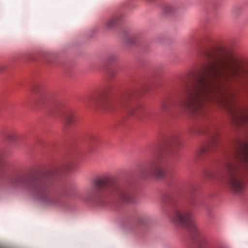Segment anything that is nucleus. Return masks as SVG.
Masks as SVG:
<instances>
[{
	"mask_svg": "<svg viewBox=\"0 0 248 248\" xmlns=\"http://www.w3.org/2000/svg\"><path fill=\"white\" fill-rule=\"evenodd\" d=\"M209 62L202 66L193 85L184 91L185 105L193 116H203L206 103L225 108L237 126L248 124V68L241 65L232 53L214 57L209 50L201 52Z\"/></svg>",
	"mask_w": 248,
	"mask_h": 248,
	"instance_id": "obj_1",
	"label": "nucleus"
},
{
	"mask_svg": "<svg viewBox=\"0 0 248 248\" xmlns=\"http://www.w3.org/2000/svg\"><path fill=\"white\" fill-rule=\"evenodd\" d=\"M233 150L237 163L228 161L225 164V183L232 192L240 194L244 190L245 180L248 178V140L236 139Z\"/></svg>",
	"mask_w": 248,
	"mask_h": 248,
	"instance_id": "obj_2",
	"label": "nucleus"
},
{
	"mask_svg": "<svg viewBox=\"0 0 248 248\" xmlns=\"http://www.w3.org/2000/svg\"><path fill=\"white\" fill-rule=\"evenodd\" d=\"M48 176L49 180L40 178L33 174L16 173L10 177L9 184L15 188H23L35 199L46 205L59 206L62 205V198L58 196L51 195L48 187L52 177L55 176L53 172Z\"/></svg>",
	"mask_w": 248,
	"mask_h": 248,
	"instance_id": "obj_3",
	"label": "nucleus"
},
{
	"mask_svg": "<svg viewBox=\"0 0 248 248\" xmlns=\"http://www.w3.org/2000/svg\"><path fill=\"white\" fill-rule=\"evenodd\" d=\"M104 191H108L124 202H134L132 195L125 186L113 181L108 176L103 175L97 178L87 191L88 195L94 197L99 196Z\"/></svg>",
	"mask_w": 248,
	"mask_h": 248,
	"instance_id": "obj_4",
	"label": "nucleus"
},
{
	"mask_svg": "<svg viewBox=\"0 0 248 248\" xmlns=\"http://www.w3.org/2000/svg\"><path fill=\"white\" fill-rule=\"evenodd\" d=\"M191 212L187 208L182 205H177L173 209V214L170 217L174 222L186 227L194 236H199L198 241L205 240V237L200 234L198 227L191 217Z\"/></svg>",
	"mask_w": 248,
	"mask_h": 248,
	"instance_id": "obj_5",
	"label": "nucleus"
},
{
	"mask_svg": "<svg viewBox=\"0 0 248 248\" xmlns=\"http://www.w3.org/2000/svg\"><path fill=\"white\" fill-rule=\"evenodd\" d=\"M154 160L143 174L145 177L154 176L158 178L162 177L164 174L162 165V154L160 152H154Z\"/></svg>",
	"mask_w": 248,
	"mask_h": 248,
	"instance_id": "obj_6",
	"label": "nucleus"
},
{
	"mask_svg": "<svg viewBox=\"0 0 248 248\" xmlns=\"http://www.w3.org/2000/svg\"><path fill=\"white\" fill-rule=\"evenodd\" d=\"M218 134L216 133L212 136L209 141L202 146L199 150V154L200 155H203L214 151L217 147V139Z\"/></svg>",
	"mask_w": 248,
	"mask_h": 248,
	"instance_id": "obj_7",
	"label": "nucleus"
},
{
	"mask_svg": "<svg viewBox=\"0 0 248 248\" xmlns=\"http://www.w3.org/2000/svg\"><path fill=\"white\" fill-rule=\"evenodd\" d=\"M53 100V95L45 91L38 92L35 100L36 105H45L51 103Z\"/></svg>",
	"mask_w": 248,
	"mask_h": 248,
	"instance_id": "obj_8",
	"label": "nucleus"
},
{
	"mask_svg": "<svg viewBox=\"0 0 248 248\" xmlns=\"http://www.w3.org/2000/svg\"><path fill=\"white\" fill-rule=\"evenodd\" d=\"M181 144L180 137L178 134H174L171 135L168 139L166 148L169 151L173 152L180 146Z\"/></svg>",
	"mask_w": 248,
	"mask_h": 248,
	"instance_id": "obj_9",
	"label": "nucleus"
},
{
	"mask_svg": "<svg viewBox=\"0 0 248 248\" xmlns=\"http://www.w3.org/2000/svg\"><path fill=\"white\" fill-rule=\"evenodd\" d=\"M130 113L131 115L136 114L141 118L149 117L148 110L144 108L141 104H138L131 107L130 108Z\"/></svg>",
	"mask_w": 248,
	"mask_h": 248,
	"instance_id": "obj_10",
	"label": "nucleus"
},
{
	"mask_svg": "<svg viewBox=\"0 0 248 248\" xmlns=\"http://www.w3.org/2000/svg\"><path fill=\"white\" fill-rule=\"evenodd\" d=\"M62 117L63 122L67 127L73 126L75 123V114L72 110L67 109L65 110L62 114Z\"/></svg>",
	"mask_w": 248,
	"mask_h": 248,
	"instance_id": "obj_11",
	"label": "nucleus"
},
{
	"mask_svg": "<svg viewBox=\"0 0 248 248\" xmlns=\"http://www.w3.org/2000/svg\"><path fill=\"white\" fill-rule=\"evenodd\" d=\"M121 17L122 16L120 15L113 16L107 21L105 25V27L108 29L113 28L118 23Z\"/></svg>",
	"mask_w": 248,
	"mask_h": 248,
	"instance_id": "obj_12",
	"label": "nucleus"
},
{
	"mask_svg": "<svg viewBox=\"0 0 248 248\" xmlns=\"http://www.w3.org/2000/svg\"><path fill=\"white\" fill-rule=\"evenodd\" d=\"M129 94H124L123 96H122L120 97V98L119 99L118 101L122 105H125L127 103V102L129 99Z\"/></svg>",
	"mask_w": 248,
	"mask_h": 248,
	"instance_id": "obj_13",
	"label": "nucleus"
},
{
	"mask_svg": "<svg viewBox=\"0 0 248 248\" xmlns=\"http://www.w3.org/2000/svg\"><path fill=\"white\" fill-rule=\"evenodd\" d=\"M175 10V8L172 5H167L165 6L164 11L167 14H172L174 11Z\"/></svg>",
	"mask_w": 248,
	"mask_h": 248,
	"instance_id": "obj_14",
	"label": "nucleus"
},
{
	"mask_svg": "<svg viewBox=\"0 0 248 248\" xmlns=\"http://www.w3.org/2000/svg\"><path fill=\"white\" fill-rule=\"evenodd\" d=\"M170 103L169 101L165 100L162 102L160 105V108L163 111H166L170 107Z\"/></svg>",
	"mask_w": 248,
	"mask_h": 248,
	"instance_id": "obj_15",
	"label": "nucleus"
},
{
	"mask_svg": "<svg viewBox=\"0 0 248 248\" xmlns=\"http://www.w3.org/2000/svg\"><path fill=\"white\" fill-rule=\"evenodd\" d=\"M6 138L11 141L16 140V134L14 132H9L6 135Z\"/></svg>",
	"mask_w": 248,
	"mask_h": 248,
	"instance_id": "obj_16",
	"label": "nucleus"
},
{
	"mask_svg": "<svg viewBox=\"0 0 248 248\" xmlns=\"http://www.w3.org/2000/svg\"><path fill=\"white\" fill-rule=\"evenodd\" d=\"M126 41L129 44H133L136 42V38L135 36H128L126 37Z\"/></svg>",
	"mask_w": 248,
	"mask_h": 248,
	"instance_id": "obj_17",
	"label": "nucleus"
},
{
	"mask_svg": "<svg viewBox=\"0 0 248 248\" xmlns=\"http://www.w3.org/2000/svg\"><path fill=\"white\" fill-rule=\"evenodd\" d=\"M108 59L110 62L113 61L116 59V56L115 55L112 54L108 56Z\"/></svg>",
	"mask_w": 248,
	"mask_h": 248,
	"instance_id": "obj_18",
	"label": "nucleus"
},
{
	"mask_svg": "<svg viewBox=\"0 0 248 248\" xmlns=\"http://www.w3.org/2000/svg\"><path fill=\"white\" fill-rule=\"evenodd\" d=\"M205 175L209 178H214V174L210 171H207L205 173Z\"/></svg>",
	"mask_w": 248,
	"mask_h": 248,
	"instance_id": "obj_19",
	"label": "nucleus"
},
{
	"mask_svg": "<svg viewBox=\"0 0 248 248\" xmlns=\"http://www.w3.org/2000/svg\"><path fill=\"white\" fill-rule=\"evenodd\" d=\"M5 68L3 64H0V72H2Z\"/></svg>",
	"mask_w": 248,
	"mask_h": 248,
	"instance_id": "obj_20",
	"label": "nucleus"
},
{
	"mask_svg": "<svg viewBox=\"0 0 248 248\" xmlns=\"http://www.w3.org/2000/svg\"><path fill=\"white\" fill-rule=\"evenodd\" d=\"M3 164L2 162L0 160V172L2 170Z\"/></svg>",
	"mask_w": 248,
	"mask_h": 248,
	"instance_id": "obj_21",
	"label": "nucleus"
},
{
	"mask_svg": "<svg viewBox=\"0 0 248 248\" xmlns=\"http://www.w3.org/2000/svg\"><path fill=\"white\" fill-rule=\"evenodd\" d=\"M114 76V74L112 72L110 73V77L111 78H112Z\"/></svg>",
	"mask_w": 248,
	"mask_h": 248,
	"instance_id": "obj_22",
	"label": "nucleus"
}]
</instances>
